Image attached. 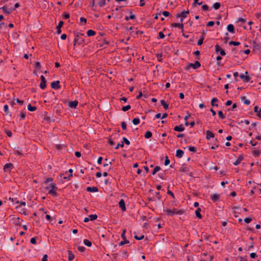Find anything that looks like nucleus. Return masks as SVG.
Returning a JSON list of instances; mask_svg holds the SVG:
<instances>
[{"instance_id":"1","label":"nucleus","mask_w":261,"mask_h":261,"mask_svg":"<svg viewBox=\"0 0 261 261\" xmlns=\"http://www.w3.org/2000/svg\"><path fill=\"white\" fill-rule=\"evenodd\" d=\"M46 189L47 190H49V193L50 194H51L53 195H56V185L55 184H51L50 185V187H46Z\"/></svg>"},{"instance_id":"2","label":"nucleus","mask_w":261,"mask_h":261,"mask_svg":"<svg viewBox=\"0 0 261 261\" xmlns=\"http://www.w3.org/2000/svg\"><path fill=\"white\" fill-rule=\"evenodd\" d=\"M166 212L168 215H173L175 214L181 215L183 213V211L182 210H179L178 211H175V210H173V211L171 210L167 209L166 210Z\"/></svg>"},{"instance_id":"3","label":"nucleus","mask_w":261,"mask_h":261,"mask_svg":"<svg viewBox=\"0 0 261 261\" xmlns=\"http://www.w3.org/2000/svg\"><path fill=\"white\" fill-rule=\"evenodd\" d=\"M41 82L40 84V87L41 89H43L46 87V81L43 75L41 76Z\"/></svg>"},{"instance_id":"4","label":"nucleus","mask_w":261,"mask_h":261,"mask_svg":"<svg viewBox=\"0 0 261 261\" xmlns=\"http://www.w3.org/2000/svg\"><path fill=\"white\" fill-rule=\"evenodd\" d=\"M201 64L199 61H196L195 63H190L189 65V67H192L194 69H196L200 66Z\"/></svg>"},{"instance_id":"5","label":"nucleus","mask_w":261,"mask_h":261,"mask_svg":"<svg viewBox=\"0 0 261 261\" xmlns=\"http://www.w3.org/2000/svg\"><path fill=\"white\" fill-rule=\"evenodd\" d=\"M60 82L59 81H57L56 82H54L51 83V88L53 89H59L60 86L59 85Z\"/></svg>"},{"instance_id":"6","label":"nucleus","mask_w":261,"mask_h":261,"mask_svg":"<svg viewBox=\"0 0 261 261\" xmlns=\"http://www.w3.org/2000/svg\"><path fill=\"white\" fill-rule=\"evenodd\" d=\"M119 205L123 211H125L126 210L125 202H124V200L121 199L119 202Z\"/></svg>"},{"instance_id":"7","label":"nucleus","mask_w":261,"mask_h":261,"mask_svg":"<svg viewBox=\"0 0 261 261\" xmlns=\"http://www.w3.org/2000/svg\"><path fill=\"white\" fill-rule=\"evenodd\" d=\"M214 134L210 130L206 131V139H210L214 137Z\"/></svg>"},{"instance_id":"8","label":"nucleus","mask_w":261,"mask_h":261,"mask_svg":"<svg viewBox=\"0 0 261 261\" xmlns=\"http://www.w3.org/2000/svg\"><path fill=\"white\" fill-rule=\"evenodd\" d=\"M78 104V101L77 100H75L73 101H70L69 103V106L71 108H75Z\"/></svg>"},{"instance_id":"9","label":"nucleus","mask_w":261,"mask_h":261,"mask_svg":"<svg viewBox=\"0 0 261 261\" xmlns=\"http://www.w3.org/2000/svg\"><path fill=\"white\" fill-rule=\"evenodd\" d=\"M174 129L177 132H182L184 130L185 128L183 127L182 125H180L179 126H175Z\"/></svg>"},{"instance_id":"10","label":"nucleus","mask_w":261,"mask_h":261,"mask_svg":"<svg viewBox=\"0 0 261 261\" xmlns=\"http://www.w3.org/2000/svg\"><path fill=\"white\" fill-rule=\"evenodd\" d=\"M63 22L62 21H60L58 24V25L57 27V29H58L57 33L59 34H60L61 32V28L63 26Z\"/></svg>"},{"instance_id":"11","label":"nucleus","mask_w":261,"mask_h":261,"mask_svg":"<svg viewBox=\"0 0 261 261\" xmlns=\"http://www.w3.org/2000/svg\"><path fill=\"white\" fill-rule=\"evenodd\" d=\"M184 152L180 149L176 151V156L178 158H181L183 155Z\"/></svg>"},{"instance_id":"12","label":"nucleus","mask_w":261,"mask_h":261,"mask_svg":"<svg viewBox=\"0 0 261 261\" xmlns=\"http://www.w3.org/2000/svg\"><path fill=\"white\" fill-rule=\"evenodd\" d=\"M243 159V156L242 155H240L239 158L236 160V161L233 163V164L234 165H238Z\"/></svg>"},{"instance_id":"13","label":"nucleus","mask_w":261,"mask_h":261,"mask_svg":"<svg viewBox=\"0 0 261 261\" xmlns=\"http://www.w3.org/2000/svg\"><path fill=\"white\" fill-rule=\"evenodd\" d=\"M200 211H201L200 208H198L197 210L195 212L196 216L199 219H201L202 218V216L200 213Z\"/></svg>"},{"instance_id":"14","label":"nucleus","mask_w":261,"mask_h":261,"mask_svg":"<svg viewBox=\"0 0 261 261\" xmlns=\"http://www.w3.org/2000/svg\"><path fill=\"white\" fill-rule=\"evenodd\" d=\"M87 190L90 192L98 191V189L96 187H93V188L88 187L87 189Z\"/></svg>"},{"instance_id":"15","label":"nucleus","mask_w":261,"mask_h":261,"mask_svg":"<svg viewBox=\"0 0 261 261\" xmlns=\"http://www.w3.org/2000/svg\"><path fill=\"white\" fill-rule=\"evenodd\" d=\"M227 28L229 32H230L231 33L234 32V27L232 24H230L228 25Z\"/></svg>"},{"instance_id":"16","label":"nucleus","mask_w":261,"mask_h":261,"mask_svg":"<svg viewBox=\"0 0 261 261\" xmlns=\"http://www.w3.org/2000/svg\"><path fill=\"white\" fill-rule=\"evenodd\" d=\"M172 26L173 27H178L179 28H183V24L182 23H174L172 24Z\"/></svg>"},{"instance_id":"17","label":"nucleus","mask_w":261,"mask_h":261,"mask_svg":"<svg viewBox=\"0 0 261 261\" xmlns=\"http://www.w3.org/2000/svg\"><path fill=\"white\" fill-rule=\"evenodd\" d=\"M161 103L165 109H166V110L168 109V105L164 100H162L161 101Z\"/></svg>"},{"instance_id":"18","label":"nucleus","mask_w":261,"mask_h":261,"mask_svg":"<svg viewBox=\"0 0 261 261\" xmlns=\"http://www.w3.org/2000/svg\"><path fill=\"white\" fill-rule=\"evenodd\" d=\"M12 166H13L12 164H11V163H7V164H6L4 166V171H6V169H7V168H11V167H12Z\"/></svg>"},{"instance_id":"19","label":"nucleus","mask_w":261,"mask_h":261,"mask_svg":"<svg viewBox=\"0 0 261 261\" xmlns=\"http://www.w3.org/2000/svg\"><path fill=\"white\" fill-rule=\"evenodd\" d=\"M84 243L85 245H86V246H87L88 247H90L92 245L91 242H90L88 240H87V239L84 240Z\"/></svg>"},{"instance_id":"20","label":"nucleus","mask_w":261,"mask_h":261,"mask_svg":"<svg viewBox=\"0 0 261 261\" xmlns=\"http://www.w3.org/2000/svg\"><path fill=\"white\" fill-rule=\"evenodd\" d=\"M74 257V255L70 251H68V259L70 260H72Z\"/></svg>"},{"instance_id":"21","label":"nucleus","mask_w":261,"mask_h":261,"mask_svg":"<svg viewBox=\"0 0 261 261\" xmlns=\"http://www.w3.org/2000/svg\"><path fill=\"white\" fill-rule=\"evenodd\" d=\"M95 34V32L91 30H88L87 32V35L88 36H93Z\"/></svg>"},{"instance_id":"22","label":"nucleus","mask_w":261,"mask_h":261,"mask_svg":"<svg viewBox=\"0 0 261 261\" xmlns=\"http://www.w3.org/2000/svg\"><path fill=\"white\" fill-rule=\"evenodd\" d=\"M28 110L30 111H35L36 110V107H32L31 104H29L28 105Z\"/></svg>"},{"instance_id":"23","label":"nucleus","mask_w":261,"mask_h":261,"mask_svg":"<svg viewBox=\"0 0 261 261\" xmlns=\"http://www.w3.org/2000/svg\"><path fill=\"white\" fill-rule=\"evenodd\" d=\"M152 136L151 132L148 131L145 133V137L146 138H149Z\"/></svg>"},{"instance_id":"24","label":"nucleus","mask_w":261,"mask_h":261,"mask_svg":"<svg viewBox=\"0 0 261 261\" xmlns=\"http://www.w3.org/2000/svg\"><path fill=\"white\" fill-rule=\"evenodd\" d=\"M90 220L93 221L97 219V216L96 215H91L89 216Z\"/></svg>"},{"instance_id":"25","label":"nucleus","mask_w":261,"mask_h":261,"mask_svg":"<svg viewBox=\"0 0 261 261\" xmlns=\"http://www.w3.org/2000/svg\"><path fill=\"white\" fill-rule=\"evenodd\" d=\"M139 122H140V120L139 118H134L133 120V123L135 125H137V124H139Z\"/></svg>"},{"instance_id":"26","label":"nucleus","mask_w":261,"mask_h":261,"mask_svg":"<svg viewBox=\"0 0 261 261\" xmlns=\"http://www.w3.org/2000/svg\"><path fill=\"white\" fill-rule=\"evenodd\" d=\"M130 109V105H127L126 106H125V107H123L122 108V110L124 112H125L128 110H129Z\"/></svg>"},{"instance_id":"27","label":"nucleus","mask_w":261,"mask_h":261,"mask_svg":"<svg viewBox=\"0 0 261 261\" xmlns=\"http://www.w3.org/2000/svg\"><path fill=\"white\" fill-rule=\"evenodd\" d=\"M240 77L241 79H245L246 82H248L249 80V77L248 75L242 74L241 75Z\"/></svg>"},{"instance_id":"28","label":"nucleus","mask_w":261,"mask_h":261,"mask_svg":"<svg viewBox=\"0 0 261 261\" xmlns=\"http://www.w3.org/2000/svg\"><path fill=\"white\" fill-rule=\"evenodd\" d=\"M160 170V167L159 166H156L152 172V174L154 175L155 174V173L158 171H159Z\"/></svg>"},{"instance_id":"29","label":"nucleus","mask_w":261,"mask_h":261,"mask_svg":"<svg viewBox=\"0 0 261 261\" xmlns=\"http://www.w3.org/2000/svg\"><path fill=\"white\" fill-rule=\"evenodd\" d=\"M240 43L239 42H236V41H231L229 42V44L233 45L235 46H238V45H240Z\"/></svg>"},{"instance_id":"30","label":"nucleus","mask_w":261,"mask_h":261,"mask_svg":"<svg viewBox=\"0 0 261 261\" xmlns=\"http://www.w3.org/2000/svg\"><path fill=\"white\" fill-rule=\"evenodd\" d=\"M219 195L214 194L212 196V198L214 201H216L219 198Z\"/></svg>"},{"instance_id":"31","label":"nucleus","mask_w":261,"mask_h":261,"mask_svg":"<svg viewBox=\"0 0 261 261\" xmlns=\"http://www.w3.org/2000/svg\"><path fill=\"white\" fill-rule=\"evenodd\" d=\"M214 8L215 9H218L220 7V3H216L214 4Z\"/></svg>"},{"instance_id":"32","label":"nucleus","mask_w":261,"mask_h":261,"mask_svg":"<svg viewBox=\"0 0 261 261\" xmlns=\"http://www.w3.org/2000/svg\"><path fill=\"white\" fill-rule=\"evenodd\" d=\"M217 99L216 98H213L212 99V101H211V103H212V105L213 106H215V104L214 103L215 102H217ZM216 106H218V105L217 104H216L215 105Z\"/></svg>"},{"instance_id":"33","label":"nucleus","mask_w":261,"mask_h":261,"mask_svg":"<svg viewBox=\"0 0 261 261\" xmlns=\"http://www.w3.org/2000/svg\"><path fill=\"white\" fill-rule=\"evenodd\" d=\"M203 39H204V37H201L198 41V45H202V44L203 43Z\"/></svg>"},{"instance_id":"34","label":"nucleus","mask_w":261,"mask_h":261,"mask_svg":"<svg viewBox=\"0 0 261 261\" xmlns=\"http://www.w3.org/2000/svg\"><path fill=\"white\" fill-rule=\"evenodd\" d=\"M189 13V11L188 10H187L186 11H184V12H181L180 16L183 17H185L186 16V14H187Z\"/></svg>"},{"instance_id":"35","label":"nucleus","mask_w":261,"mask_h":261,"mask_svg":"<svg viewBox=\"0 0 261 261\" xmlns=\"http://www.w3.org/2000/svg\"><path fill=\"white\" fill-rule=\"evenodd\" d=\"M218 115L221 118H222V119L224 118V115H223V114L221 111H220L218 112Z\"/></svg>"},{"instance_id":"36","label":"nucleus","mask_w":261,"mask_h":261,"mask_svg":"<svg viewBox=\"0 0 261 261\" xmlns=\"http://www.w3.org/2000/svg\"><path fill=\"white\" fill-rule=\"evenodd\" d=\"M252 221V219L250 218H246L244 219V221L247 223H249Z\"/></svg>"},{"instance_id":"37","label":"nucleus","mask_w":261,"mask_h":261,"mask_svg":"<svg viewBox=\"0 0 261 261\" xmlns=\"http://www.w3.org/2000/svg\"><path fill=\"white\" fill-rule=\"evenodd\" d=\"M121 126L123 129L125 130L126 129V124L124 122L121 123Z\"/></svg>"},{"instance_id":"38","label":"nucleus","mask_w":261,"mask_h":261,"mask_svg":"<svg viewBox=\"0 0 261 261\" xmlns=\"http://www.w3.org/2000/svg\"><path fill=\"white\" fill-rule=\"evenodd\" d=\"M129 243V241H127V240H124L123 241H121L120 243V246H122L125 244H128Z\"/></svg>"},{"instance_id":"39","label":"nucleus","mask_w":261,"mask_h":261,"mask_svg":"<svg viewBox=\"0 0 261 261\" xmlns=\"http://www.w3.org/2000/svg\"><path fill=\"white\" fill-rule=\"evenodd\" d=\"M202 8L203 10L206 11L208 9V7L206 5H203Z\"/></svg>"},{"instance_id":"40","label":"nucleus","mask_w":261,"mask_h":261,"mask_svg":"<svg viewBox=\"0 0 261 261\" xmlns=\"http://www.w3.org/2000/svg\"><path fill=\"white\" fill-rule=\"evenodd\" d=\"M35 66H36V68L39 69L40 68V62H36L35 63Z\"/></svg>"},{"instance_id":"41","label":"nucleus","mask_w":261,"mask_h":261,"mask_svg":"<svg viewBox=\"0 0 261 261\" xmlns=\"http://www.w3.org/2000/svg\"><path fill=\"white\" fill-rule=\"evenodd\" d=\"M135 238L136 239V240H141L142 239H143L144 238V236H142L141 237H137V236H135Z\"/></svg>"},{"instance_id":"42","label":"nucleus","mask_w":261,"mask_h":261,"mask_svg":"<svg viewBox=\"0 0 261 261\" xmlns=\"http://www.w3.org/2000/svg\"><path fill=\"white\" fill-rule=\"evenodd\" d=\"M159 37H160V38H161V39L164 38V37H165L164 34L162 32H160L159 33Z\"/></svg>"},{"instance_id":"43","label":"nucleus","mask_w":261,"mask_h":261,"mask_svg":"<svg viewBox=\"0 0 261 261\" xmlns=\"http://www.w3.org/2000/svg\"><path fill=\"white\" fill-rule=\"evenodd\" d=\"M214 24V22L213 21H209L207 24V26H212Z\"/></svg>"},{"instance_id":"44","label":"nucleus","mask_w":261,"mask_h":261,"mask_svg":"<svg viewBox=\"0 0 261 261\" xmlns=\"http://www.w3.org/2000/svg\"><path fill=\"white\" fill-rule=\"evenodd\" d=\"M124 142L127 144V145H129V141L125 138H123V139Z\"/></svg>"},{"instance_id":"45","label":"nucleus","mask_w":261,"mask_h":261,"mask_svg":"<svg viewBox=\"0 0 261 261\" xmlns=\"http://www.w3.org/2000/svg\"><path fill=\"white\" fill-rule=\"evenodd\" d=\"M85 248L84 247H79L78 249L81 252H83L85 250Z\"/></svg>"},{"instance_id":"46","label":"nucleus","mask_w":261,"mask_h":261,"mask_svg":"<svg viewBox=\"0 0 261 261\" xmlns=\"http://www.w3.org/2000/svg\"><path fill=\"white\" fill-rule=\"evenodd\" d=\"M163 14L165 16L167 17V16H169V12H168V11H164V12H163Z\"/></svg>"},{"instance_id":"47","label":"nucleus","mask_w":261,"mask_h":261,"mask_svg":"<svg viewBox=\"0 0 261 261\" xmlns=\"http://www.w3.org/2000/svg\"><path fill=\"white\" fill-rule=\"evenodd\" d=\"M170 163V161L168 159L167 157H166V160H165V165H167L169 164Z\"/></svg>"},{"instance_id":"48","label":"nucleus","mask_w":261,"mask_h":261,"mask_svg":"<svg viewBox=\"0 0 261 261\" xmlns=\"http://www.w3.org/2000/svg\"><path fill=\"white\" fill-rule=\"evenodd\" d=\"M47 255L45 254L43 257L42 261H47Z\"/></svg>"},{"instance_id":"49","label":"nucleus","mask_w":261,"mask_h":261,"mask_svg":"<svg viewBox=\"0 0 261 261\" xmlns=\"http://www.w3.org/2000/svg\"><path fill=\"white\" fill-rule=\"evenodd\" d=\"M221 49V48H220L219 45H216V51H220Z\"/></svg>"},{"instance_id":"50","label":"nucleus","mask_w":261,"mask_h":261,"mask_svg":"<svg viewBox=\"0 0 261 261\" xmlns=\"http://www.w3.org/2000/svg\"><path fill=\"white\" fill-rule=\"evenodd\" d=\"M31 242L32 244H35L36 243V239L34 238H32L31 239Z\"/></svg>"},{"instance_id":"51","label":"nucleus","mask_w":261,"mask_h":261,"mask_svg":"<svg viewBox=\"0 0 261 261\" xmlns=\"http://www.w3.org/2000/svg\"><path fill=\"white\" fill-rule=\"evenodd\" d=\"M257 113V115L261 118V108L259 109V111H258Z\"/></svg>"},{"instance_id":"52","label":"nucleus","mask_w":261,"mask_h":261,"mask_svg":"<svg viewBox=\"0 0 261 261\" xmlns=\"http://www.w3.org/2000/svg\"><path fill=\"white\" fill-rule=\"evenodd\" d=\"M75 155L77 157L80 158L81 155V153L79 151H76L75 152Z\"/></svg>"},{"instance_id":"53","label":"nucleus","mask_w":261,"mask_h":261,"mask_svg":"<svg viewBox=\"0 0 261 261\" xmlns=\"http://www.w3.org/2000/svg\"><path fill=\"white\" fill-rule=\"evenodd\" d=\"M198 1L199 0H194V4H197L199 5H201L202 4V2H198Z\"/></svg>"},{"instance_id":"54","label":"nucleus","mask_w":261,"mask_h":261,"mask_svg":"<svg viewBox=\"0 0 261 261\" xmlns=\"http://www.w3.org/2000/svg\"><path fill=\"white\" fill-rule=\"evenodd\" d=\"M140 5L141 6H143L145 5V2L143 0H140Z\"/></svg>"},{"instance_id":"55","label":"nucleus","mask_w":261,"mask_h":261,"mask_svg":"<svg viewBox=\"0 0 261 261\" xmlns=\"http://www.w3.org/2000/svg\"><path fill=\"white\" fill-rule=\"evenodd\" d=\"M80 20H81V21L84 22L85 23H86V22H87L86 19L85 18H84V17H81L80 18Z\"/></svg>"},{"instance_id":"56","label":"nucleus","mask_w":261,"mask_h":261,"mask_svg":"<svg viewBox=\"0 0 261 261\" xmlns=\"http://www.w3.org/2000/svg\"><path fill=\"white\" fill-rule=\"evenodd\" d=\"M2 9L4 10V11L5 12L7 13H8V14H9V13H10V12L7 11V10L6 8V7H5V6L3 7H2Z\"/></svg>"},{"instance_id":"57","label":"nucleus","mask_w":261,"mask_h":261,"mask_svg":"<svg viewBox=\"0 0 261 261\" xmlns=\"http://www.w3.org/2000/svg\"><path fill=\"white\" fill-rule=\"evenodd\" d=\"M125 230L124 229V230H123V232L121 234V237H122V238L123 239H125Z\"/></svg>"},{"instance_id":"58","label":"nucleus","mask_w":261,"mask_h":261,"mask_svg":"<svg viewBox=\"0 0 261 261\" xmlns=\"http://www.w3.org/2000/svg\"><path fill=\"white\" fill-rule=\"evenodd\" d=\"M250 256L251 258H254L256 256V254L255 253H251Z\"/></svg>"},{"instance_id":"59","label":"nucleus","mask_w":261,"mask_h":261,"mask_svg":"<svg viewBox=\"0 0 261 261\" xmlns=\"http://www.w3.org/2000/svg\"><path fill=\"white\" fill-rule=\"evenodd\" d=\"M220 54L222 55V56H224L225 55V53L224 51V50L223 49H221L220 51Z\"/></svg>"},{"instance_id":"60","label":"nucleus","mask_w":261,"mask_h":261,"mask_svg":"<svg viewBox=\"0 0 261 261\" xmlns=\"http://www.w3.org/2000/svg\"><path fill=\"white\" fill-rule=\"evenodd\" d=\"M63 16H64V17L66 19H67L69 17V14H67V13L64 14Z\"/></svg>"},{"instance_id":"61","label":"nucleus","mask_w":261,"mask_h":261,"mask_svg":"<svg viewBox=\"0 0 261 261\" xmlns=\"http://www.w3.org/2000/svg\"><path fill=\"white\" fill-rule=\"evenodd\" d=\"M61 39L63 40H65L66 38V34H62L61 35Z\"/></svg>"},{"instance_id":"62","label":"nucleus","mask_w":261,"mask_h":261,"mask_svg":"<svg viewBox=\"0 0 261 261\" xmlns=\"http://www.w3.org/2000/svg\"><path fill=\"white\" fill-rule=\"evenodd\" d=\"M231 103H232V101L231 100H228L226 103V105L230 106Z\"/></svg>"},{"instance_id":"63","label":"nucleus","mask_w":261,"mask_h":261,"mask_svg":"<svg viewBox=\"0 0 261 261\" xmlns=\"http://www.w3.org/2000/svg\"><path fill=\"white\" fill-rule=\"evenodd\" d=\"M6 134L9 137H11L12 136V133L10 131H7Z\"/></svg>"},{"instance_id":"64","label":"nucleus","mask_w":261,"mask_h":261,"mask_svg":"<svg viewBox=\"0 0 261 261\" xmlns=\"http://www.w3.org/2000/svg\"><path fill=\"white\" fill-rule=\"evenodd\" d=\"M189 150L191 151H195V149L194 148V147H189Z\"/></svg>"}]
</instances>
